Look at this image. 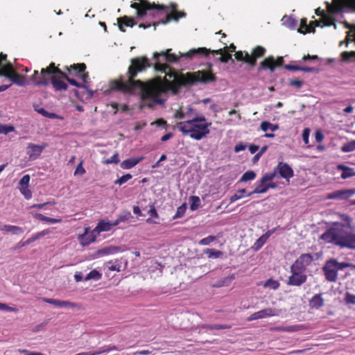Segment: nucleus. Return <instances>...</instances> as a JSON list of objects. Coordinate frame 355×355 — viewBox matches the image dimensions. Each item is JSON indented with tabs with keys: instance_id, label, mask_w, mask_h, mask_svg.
I'll return each mask as SVG.
<instances>
[{
	"instance_id": "obj_1",
	"label": "nucleus",
	"mask_w": 355,
	"mask_h": 355,
	"mask_svg": "<svg viewBox=\"0 0 355 355\" xmlns=\"http://www.w3.org/2000/svg\"><path fill=\"white\" fill-rule=\"evenodd\" d=\"M131 62L132 64L128 68V78L120 80L116 83V88L124 92L132 93L135 88L138 87L141 91L142 98L146 102L148 107L163 105L166 100L168 89L160 81L144 84L140 80H134L138 71L150 67L148 59L146 57L136 58L132 59Z\"/></svg>"
},
{
	"instance_id": "obj_2",
	"label": "nucleus",
	"mask_w": 355,
	"mask_h": 355,
	"mask_svg": "<svg viewBox=\"0 0 355 355\" xmlns=\"http://www.w3.org/2000/svg\"><path fill=\"white\" fill-rule=\"evenodd\" d=\"M171 49H167L166 51H162L160 53H155L153 58L155 60V68L157 71L166 72V69H169L168 66L166 64V62L177 63L180 62H188L195 58H200L201 56H207L209 53L214 55H221L217 60L223 63H227L229 61L234 62L230 54L223 55V49H220L218 50L211 51L205 47L192 49L186 53L179 52V55L171 53Z\"/></svg>"
},
{
	"instance_id": "obj_3",
	"label": "nucleus",
	"mask_w": 355,
	"mask_h": 355,
	"mask_svg": "<svg viewBox=\"0 0 355 355\" xmlns=\"http://www.w3.org/2000/svg\"><path fill=\"white\" fill-rule=\"evenodd\" d=\"M139 3H134L131 4V7L137 10V16L138 18L141 19L144 16H150L153 18H157L159 17H164V19H159L157 21L153 22V25L155 27L159 24H166L172 19L178 21L179 17H174L173 15H169L164 7L157 6L153 4L151 5L150 3L144 0H139ZM184 13L181 14L180 17H184Z\"/></svg>"
},
{
	"instance_id": "obj_4",
	"label": "nucleus",
	"mask_w": 355,
	"mask_h": 355,
	"mask_svg": "<svg viewBox=\"0 0 355 355\" xmlns=\"http://www.w3.org/2000/svg\"><path fill=\"white\" fill-rule=\"evenodd\" d=\"M320 239L341 248L355 249V234L346 232L342 223H335L321 235Z\"/></svg>"
},
{
	"instance_id": "obj_5",
	"label": "nucleus",
	"mask_w": 355,
	"mask_h": 355,
	"mask_svg": "<svg viewBox=\"0 0 355 355\" xmlns=\"http://www.w3.org/2000/svg\"><path fill=\"white\" fill-rule=\"evenodd\" d=\"M211 123L206 122L204 116H195L193 119L176 123L177 128L184 135H189L195 140H200L209 134Z\"/></svg>"
},
{
	"instance_id": "obj_6",
	"label": "nucleus",
	"mask_w": 355,
	"mask_h": 355,
	"mask_svg": "<svg viewBox=\"0 0 355 355\" xmlns=\"http://www.w3.org/2000/svg\"><path fill=\"white\" fill-rule=\"evenodd\" d=\"M0 77H6L20 87H24L28 83L24 76L16 73L13 65L7 60V55L3 53L0 54Z\"/></svg>"
},
{
	"instance_id": "obj_7",
	"label": "nucleus",
	"mask_w": 355,
	"mask_h": 355,
	"mask_svg": "<svg viewBox=\"0 0 355 355\" xmlns=\"http://www.w3.org/2000/svg\"><path fill=\"white\" fill-rule=\"evenodd\" d=\"M63 73L55 66V63L51 62L49 67L42 68L40 73L37 70H35L33 74L30 77V80L32 81L34 86L46 87L50 84V78L56 74L62 76Z\"/></svg>"
},
{
	"instance_id": "obj_8",
	"label": "nucleus",
	"mask_w": 355,
	"mask_h": 355,
	"mask_svg": "<svg viewBox=\"0 0 355 355\" xmlns=\"http://www.w3.org/2000/svg\"><path fill=\"white\" fill-rule=\"evenodd\" d=\"M353 265L347 262H339L335 259L327 261L322 267L325 279L329 282H336L338 279V272Z\"/></svg>"
},
{
	"instance_id": "obj_9",
	"label": "nucleus",
	"mask_w": 355,
	"mask_h": 355,
	"mask_svg": "<svg viewBox=\"0 0 355 355\" xmlns=\"http://www.w3.org/2000/svg\"><path fill=\"white\" fill-rule=\"evenodd\" d=\"M327 8L331 14L336 15L343 12H355V0H333V3H327Z\"/></svg>"
},
{
	"instance_id": "obj_10",
	"label": "nucleus",
	"mask_w": 355,
	"mask_h": 355,
	"mask_svg": "<svg viewBox=\"0 0 355 355\" xmlns=\"http://www.w3.org/2000/svg\"><path fill=\"white\" fill-rule=\"evenodd\" d=\"M343 24L345 27L350 31L347 33L346 40L340 42V45H343L344 43L347 45L349 42H355V25H352L347 21H345ZM341 57L344 62H354L355 61V51H344L341 53Z\"/></svg>"
},
{
	"instance_id": "obj_11",
	"label": "nucleus",
	"mask_w": 355,
	"mask_h": 355,
	"mask_svg": "<svg viewBox=\"0 0 355 355\" xmlns=\"http://www.w3.org/2000/svg\"><path fill=\"white\" fill-rule=\"evenodd\" d=\"M270 173H274V178L279 174L281 178L288 181L294 176L293 168L287 163L283 162H279L277 166Z\"/></svg>"
},
{
	"instance_id": "obj_12",
	"label": "nucleus",
	"mask_w": 355,
	"mask_h": 355,
	"mask_svg": "<svg viewBox=\"0 0 355 355\" xmlns=\"http://www.w3.org/2000/svg\"><path fill=\"white\" fill-rule=\"evenodd\" d=\"M313 261V257L311 254H302L291 265V269L304 272Z\"/></svg>"
},
{
	"instance_id": "obj_13",
	"label": "nucleus",
	"mask_w": 355,
	"mask_h": 355,
	"mask_svg": "<svg viewBox=\"0 0 355 355\" xmlns=\"http://www.w3.org/2000/svg\"><path fill=\"white\" fill-rule=\"evenodd\" d=\"M281 311L274 308H267L251 314L248 318V321H252L259 319H263L272 316H277L280 314Z\"/></svg>"
},
{
	"instance_id": "obj_14",
	"label": "nucleus",
	"mask_w": 355,
	"mask_h": 355,
	"mask_svg": "<svg viewBox=\"0 0 355 355\" xmlns=\"http://www.w3.org/2000/svg\"><path fill=\"white\" fill-rule=\"evenodd\" d=\"M291 275L288 277L287 284L300 286L306 282L307 276L302 271L291 269Z\"/></svg>"
},
{
	"instance_id": "obj_15",
	"label": "nucleus",
	"mask_w": 355,
	"mask_h": 355,
	"mask_svg": "<svg viewBox=\"0 0 355 355\" xmlns=\"http://www.w3.org/2000/svg\"><path fill=\"white\" fill-rule=\"evenodd\" d=\"M86 65L82 63L71 65L70 67L68 68V71L71 75L80 77L83 81L82 84L86 85L88 82L89 75L87 73H84Z\"/></svg>"
},
{
	"instance_id": "obj_16",
	"label": "nucleus",
	"mask_w": 355,
	"mask_h": 355,
	"mask_svg": "<svg viewBox=\"0 0 355 355\" xmlns=\"http://www.w3.org/2000/svg\"><path fill=\"white\" fill-rule=\"evenodd\" d=\"M274 179V173H265L261 178L257 182L256 188L251 192L248 193L247 196H250L254 193H265L267 191H261L260 190L266 188V183L271 182Z\"/></svg>"
},
{
	"instance_id": "obj_17",
	"label": "nucleus",
	"mask_w": 355,
	"mask_h": 355,
	"mask_svg": "<svg viewBox=\"0 0 355 355\" xmlns=\"http://www.w3.org/2000/svg\"><path fill=\"white\" fill-rule=\"evenodd\" d=\"M46 147V144L37 145L33 143H29L26 147V154L31 160L37 159L43 150Z\"/></svg>"
},
{
	"instance_id": "obj_18",
	"label": "nucleus",
	"mask_w": 355,
	"mask_h": 355,
	"mask_svg": "<svg viewBox=\"0 0 355 355\" xmlns=\"http://www.w3.org/2000/svg\"><path fill=\"white\" fill-rule=\"evenodd\" d=\"M355 194V189H341L330 193L327 199L347 200Z\"/></svg>"
},
{
	"instance_id": "obj_19",
	"label": "nucleus",
	"mask_w": 355,
	"mask_h": 355,
	"mask_svg": "<svg viewBox=\"0 0 355 355\" xmlns=\"http://www.w3.org/2000/svg\"><path fill=\"white\" fill-rule=\"evenodd\" d=\"M216 80V76L206 71H198L195 73V77L191 80V83L193 82H202L204 83H211Z\"/></svg>"
},
{
	"instance_id": "obj_20",
	"label": "nucleus",
	"mask_w": 355,
	"mask_h": 355,
	"mask_svg": "<svg viewBox=\"0 0 355 355\" xmlns=\"http://www.w3.org/2000/svg\"><path fill=\"white\" fill-rule=\"evenodd\" d=\"M42 301L60 308L73 309L77 306V304L69 301L59 300L52 298L43 297Z\"/></svg>"
},
{
	"instance_id": "obj_21",
	"label": "nucleus",
	"mask_w": 355,
	"mask_h": 355,
	"mask_svg": "<svg viewBox=\"0 0 355 355\" xmlns=\"http://www.w3.org/2000/svg\"><path fill=\"white\" fill-rule=\"evenodd\" d=\"M284 60L282 57L279 58L276 62L272 57H269L261 62V67L263 69H269L271 72H273L276 67L281 66Z\"/></svg>"
},
{
	"instance_id": "obj_22",
	"label": "nucleus",
	"mask_w": 355,
	"mask_h": 355,
	"mask_svg": "<svg viewBox=\"0 0 355 355\" xmlns=\"http://www.w3.org/2000/svg\"><path fill=\"white\" fill-rule=\"evenodd\" d=\"M114 226H116V225H114V222H110L104 219L101 220L97 223L96 227L93 230L94 233L98 235L102 232L110 231Z\"/></svg>"
},
{
	"instance_id": "obj_23",
	"label": "nucleus",
	"mask_w": 355,
	"mask_h": 355,
	"mask_svg": "<svg viewBox=\"0 0 355 355\" xmlns=\"http://www.w3.org/2000/svg\"><path fill=\"white\" fill-rule=\"evenodd\" d=\"M235 58L239 61H244L251 67H254L256 64V59L252 58L248 52L244 55L242 51H237L235 53Z\"/></svg>"
},
{
	"instance_id": "obj_24",
	"label": "nucleus",
	"mask_w": 355,
	"mask_h": 355,
	"mask_svg": "<svg viewBox=\"0 0 355 355\" xmlns=\"http://www.w3.org/2000/svg\"><path fill=\"white\" fill-rule=\"evenodd\" d=\"M119 24V28L120 31L125 32L124 27H132L137 22L135 21L133 18L129 17L128 16H123L122 17H119L117 19Z\"/></svg>"
},
{
	"instance_id": "obj_25",
	"label": "nucleus",
	"mask_w": 355,
	"mask_h": 355,
	"mask_svg": "<svg viewBox=\"0 0 355 355\" xmlns=\"http://www.w3.org/2000/svg\"><path fill=\"white\" fill-rule=\"evenodd\" d=\"M123 251H124V249L123 247L110 245V246H107V247H105V248L99 250L98 251V254L99 255H108V254H117V253L121 252Z\"/></svg>"
},
{
	"instance_id": "obj_26",
	"label": "nucleus",
	"mask_w": 355,
	"mask_h": 355,
	"mask_svg": "<svg viewBox=\"0 0 355 355\" xmlns=\"http://www.w3.org/2000/svg\"><path fill=\"white\" fill-rule=\"evenodd\" d=\"M50 83L55 91L67 90L68 88L67 84L56 76L50 78Z\"/></svg>"
},
{
	"instance_id": "obj_27",
	"label": "nucleus",
	"mask_w": 355,
	"mask_h": 355,
	"mask_svg": "<svg viewBox=\"0 0 355 355\" xmlns=\"http://www.w3.org/2000/svg\"><path fill=\"white\" fill-rule=\"evenodd\" d=\"M284 68L288 71H302L304 72H318V69L316 67H301L299 65H294L291 64H288L284 65Z\"/></svg>"
},
{
	"instance_id": "obj_28",
	"label": "nucleus",
	"mask_w": 355,
	"mask_h": 355,
	"mask_svg": "<svg viewBox=\"0 0 355 355\" xmlns=\"http://www.w3.org/2000/svg\"><path fill=\"white\" fill-rule=\"evenodd\" d=\"M143 159V157H132L127 159L121 162V167L123 169H130L135 166Z\"/></svg>"
},
{
	"instance_id": "obj_29",
	"label": "nucleus",
	"mask_w": 355,
	"mask_h": 355,
	"mask_svg": "<svg viewBox=\"0 0 355 355\" xmlns=\"http://www.w3.org/2000/svg\"><path fill=\"white\" fill-rule=\"evenodd\" d=\"M0 230L10 232L14 235H19L24 232L23 227L12 225H4L0 227Z\"/></svg>"
},
{
	"instance_id": "obj_30",
	"label": "nucleus",
	"mask_w": 355,
	"mask_h": 355,
	"mask_svg": "<svg viewBox=\"0 0 355 355\" xmlns=\"http://www.w3.org/2000/svg\"><path fill=\"white\" fill-rule=\"evenodd\" d=\"M62 78L65 79L71 85L76 86V87H77L78 88H84L85 89H87V91L89 94V96L90 97L93 96L94 92L92 91H91V90H88L87 89V85L80 83L78 81H76L75 79L70 78L69 77L67 76V75L65 73H62Z\"/></svg>"
},
{
	"instance_id": "obj_31",
	"label": "nucleus",
	"mask_w": 355,
	"mask_h": 355,
	"mask_svg": "<svg viewBox=\"0 0 355 355\" xmlns=\"http://www.w3.org/2000/svg\"><path fill=\"white\" fill-rule=\"evenodd\" d=\"M337 168L340 171H342L341 178L343 179H347L349 178L355 176V172L352 168H349L343 164H339L337 166Z\"/></svg>"
},
{
	"instance_id": "obj_32",
	"label": "nucleus",
	"mask_w": 355,
	"mask_h": 355,
	"mask_svg": "<svg viewBox=\"0 0 355 355\" xmlns=\"http://www.w3.org/2000/svg\"><path fill=\"white\" fill-rule=\"evenodd\" d=\"M97 234L94 233V230L91 234H84L80 236V243L83 246L88 245L96 241Z\"/></svg>"
},
{
	"instance_id": "obj_33",
	"label": "nucleus",
	"mask_w": 355,
	"mask_h": 355,
	"mask_svg": "<svg viewBox=\"0 0 355 355\" xmlns=\"http://www.w3.org/2000/svg\"><path fill=\"white\" fill-rule=\"evenodd\" d=\"M311 307L318 309L323 306L324 299L322 297V294H315L313 296L309 302Z\"/></svg>"
},
{
	"instance_id": "obj_34",
	"label": "nucleus",
	"mask_w": 355,
	"mask_h": 355,
	"mask_svg": "<svg viewBox=\"0 0 355 355\" xmlns=\"http://www.w3.org/2000/svg\"><path fill=\"white\" fill-rule=\"evenodd\" d=\"M34 110L37 112V113L40 114L42 116L49 118V119H59V116L57 115L55 113L53 112H49L46 110H45L43 107H40L38 105H33Z\"/></svg>"
},
{
	"instance_id": "obj_35",
	"label": "nucleus",
	"mask_w": 355,
	"mask_h": 355,
	"mask_svg": "<svg viewBox=\"0 0 355 355\" xmlns=\"http://www.w3.org/2000/svg\"><path fill=\"white\" fill-rule=\"evenodd\" d=\"M234 279V275H231L230 276L225 277L220 280H218L217 282H216L213 287L215 288H220L223 286H229L231 283V282Z\"/></svg>"
},
{
	"instance_id": "obj_36",
	"label": "nucleus",
	"mask_w": 355,
	"mask_h": 355,
	"mask_svg": "<svg viewBox=\"0 0 355 355\" xmlns=\"http://www.w3.org/2000/svg\"><path fill=\"white\" fill-rule=\"evenodd\" d=\"M298 32L305 34L306 33H314L315 28L313 27H311V25H307V20L306 19H301V24H300V28L298 29Z\"/></svg>"
},
{
	"instance_id": "obj_37",
	"label": "nucleus",
	"mask_w": 355,
	"mask_h": 355,
	"mask_svg": "<svg viewBox=\"0 0 355 355\" xmlns=\"http://www.w3.org/2000/svg\"><path fill=\"white\" fill-rule=\"evenodd\" d=\"M34 218L41 221L46 222L51 224H55L60 223L62 220L60 218H53L44 216L42 214H35Z\"/></svg>"
},
{
	"instance_id": "obj_38",
	"label": "nucleus",
	"mask_w": 355,
	"mask_h": 355,
	"mask_svg": "<svg viewBox=\"0 0 355 355\" xmlns=\"http://www.w3.org/2000/svg\"><path fill=\"white\" fill-rule=\"evenodd\" d=\"M105 265V267L110 271H121V263L118 259H116L114 261H107Z\"/></svg>"
},
{
	"instance_id": "obj_39",
	"label": "nucleus",
	"mask_w": 355,
	"mask_h": 355,
	"mask_svg": "<svg viewBox=\"0 0 355 355\" xmlns=\"http://www.w3.org/2000/svg\"><path fill=\"white\" fill-rule=\"evenodd\" d=\"M270 234H271V232L270 231H268V232H266V234H264L263 235L260 236L254 244V248L256 250L260 249L267 241V240L269 238V236H270Z\"/></svg>"
},
{
	"instance_id": "obj_40",
	"label": "nucleus",
	"mask_w": 355,
	"mask_h": 355,
	"mask_svg": "<svg viewBox=\"0 0 355 355\" xmlns=\"http://www.w3.org/2000/svg\"><path fill=\"white\" fill-rule=\"evenodd\" d=\"M204 253L207 255L209 259H218L223 256V252L213 248H207L204 250Z\"/></svg>"
},
{
	"instance_id": "obj_41",
	"label": "nucleus",
	"mask_w": 355,
	"mask_h": 355,
	"mask_svg": "<svg viewBox=\"0 0 355 355\" xmlns=\"http://www.w3.org/2000/svg\"><path fill=\"white\" fill-rule=\"evenodd\" d=\"M260 128L263 132H266L269 130L274 132L279 129V125L273 124L269 121H264L261 123Z\"/></svg>"
},
{
	"instance_id": "obj_42",
	"label": "nucleus",
	"mask_w": 355,
	"mask_h": 355,
	"mask_svg": "<svg viewBox=\"0 0 355 355\" xmlns=\"http://www.w3.org/2000/svg\"><path fill=\"white\" fill-rule=\"evenodd\" d=\"M283 25L285 26L294 29L297 26V21L291 17L284 16L282 19Z\"/></svg>"
},
{
	"instance_id": "obj_43",
	"label": "nucleus",
	"mask_w": 355,
	"mask_h": 355,
	"mask_svg": "<svg viewBox=\"0 0 355 355\" xmlns=\"http://www.w3.org/2000/svg\"><path fill=\"white\" fill-rule=\"evenodd\" d=\"M132 217L129 211H124L119 215L117 219L114 221V225H118L120 223L128 220Z\"/></svg>"
},
{
	"instance_id": "obj_44",
	"label": "nucleus",
	"mask_w": 355,
	"mask_h": 355,
	"mask_svg": "<svg viewBox=\"0 0 355 355\" xmlns=\"http://www.w3.org/2000/svg\"><path fill=\"white\" fill-rule=\"evenodd\" d=\"M245 189H241L237 191L233 196L230 198V203L232 204L235 201L241 199L244 196H247Z\"/></svg>"
},
{
	"instance_id": "obj_45",
	"label": "nucleus",
	"mask_w": 355,
	"mask_h": 355,
	"mask_svg": "<svg viewBox=\"0 0 355 355\" xmlns=\"http://www.w3.org/2000/svg\"><path fill=\"white\" fill-rule=\"evenodd\" d=\"M256 178V173L253 171H248L245 172L241 178H240L239 182H246L248 181L253 180Z\"/></svg>"
},
{
	"instance_id": "obj_46",
	"label": "nucleus",
	"mask_w": 355,
	"mask_h": 355,
	"mask_svg": "<svg viewBox=\"0 0 355 355\" xmlns=\"http://www.w3.org/2000/svg\"><path fill=\"white\" fill-rule=\"evenodd\" d=\"M102 275L96 270H92L90 271L86 277L84 278L85 281H88L90 279H94L95 281H98L101 279Z\"/></svg>"
},
{
	"instance_id": "obj_47",
	"label": "nucleus",
	"mask_w": 355,
	"mask_h": 355,
	"mask_svg": "<svg viewBox=\"0 0 355 355\" xmlns=\"http://www.w3.org/2000/svg\"><path fill=\"white\" fill-rule=\"evenodd\" d=\"M189 200L191 202V205H190L191 210L195 211L200 207L201 201L198 196H192L190 197Z\"/></svg>"
},
{
	"instance_id": "obj_48",
	"label": "nucleus",
	"mask_w": 355,
	"mask_h": 355,
	"mask_svg": "<svg viewBox=\"0 0 355 355\" xmlns=\"http://www.w3.org/2000/svg\"><path fill=\"white\" fill-rule=\"evenodd\" d=\"M280 286L278 281L274 280L272 278L268 279L263 284L265 288H269L272 290H277Z\"/></svg>"
},
{
	"instance_id": "obj_49",
	"label": "nucleus",
	"mask_w": 355,
	"mask_h": 355,
	"mask_svg": "<svg viewBox=\"0 0 355 355\" xmlns=\"http://www.w3.org/2000/svg\"><path fill=\"white\" fill-rule=\"evenodd\" d=\"M220 236H208L201 240L199 241L198 244L200 245H209L211 243L216 241Z\"/></svg>"
},
{
	"instance_id": "obj_50",
	"label": "nucleus",
	"mask_w": 355,
	"mask_h": 355,
	"mask_svg": "<svg viewBox=\"0 0 355 355\" xmlns=\"http://www.w3.org/2000/svg\"><path fill=\"white\" fill-rule=\"evenodd\" d=\"M341 150L344 153H349L355 150V140L345 144L341 147Z\"/></svg>"
},
{
	"instance_id": "obj_51",
	"label": "nucleus",
	"mask_w": 355,
	"mask_h": 355,
	"mask_svg": "<svg viewBox=\"0 0 355 355\" xmlns=\"http://www.w3.org/2000/svg\"><path fill=\"white\" fill-rule=\"evenodd\" d=\"M187 210V205L185 203L182 204L181 206L178 207L175 214L173 216V219H178L182 218Z\"/></svg>"
},
{
	"instance_id": "obj_52",
	"label": "nucleus",
	"mask_w": 355,
	"mask_h": 355,
	"mask_svg": "<svg viewBox=\"0 0 355 355\" xmlns=\"http://www.w3.org/2000/svg\"><path fill=\"white\" fill-rule=\"evenodd\" d=\"M202 329H205L207 330H220V329H225L230 328L227 325H223V324H206L202 327Z\"/></svg>"
},
{
	"instance_id": "obj_53",
	"label": "nucleus",
	"mask_w": 355,
	"mask_h": 355,
	"mask_svg": "<svg viewBox=\"0 0 355 355\" xmlns=\"http://www.w3.org/2000/svg\"><path fill=\"white\" fill-rule=\"evenodd\" d=\"M15 131V128L11 125H3L0 123V134L8 135V133Z\"/></svg>"
},
{
	"instance_id": "obj_54",
	"label": "nucleus",
	"mask_w": 355,
	"mask_h": 355,
	"mask_svg": "<svg viewBox=\"0 0 355 355\" xmlns=\"http://www.w3.org/2000/svg\"><path fill=\"white\" fill-rule=\"evenodd\" d=\"M184 112L187 116V120L193 119L195 116H199L197 111L192 108L191 107H187Z\"/></svg>"
},
{
	"instance_id": "obj_55",
	"label": "nucleus",
	"mask_w": 355,
	"mask_h": 355,
	"mask_svg": "<svg viewBox=\"0 0 355 355\" xmlns=\"http://www.w3.org/2000/svg\"><path fill=\"white\" fill-rule=\"evenodd\" d=\"M266 52V49L260 46H257L253 51V55H251L252 58H254L256 60L257 58H259L264 55Z\"/></svg>"
},
{
	"instance_id": "obj_56",
	"label": "nucleus",
	"mask_w": 355,
	"mask_h": 355,
	"mask_svg": "<svg viewBox=\"0 0 355 355\" xmlns=\"http://www.w3.org/2000/svg\"><path fill=\"white\" fill-rule=\"evenodd\" d=\"M21 193L24 196L26 200H29L32 198V192L28 189V187H22L19 188Z\"/></svg>"
},
{
	"instance_id": "obj_57",
	"label": "nucleus",
	"mask_w": 355,
	"mask_h": 355,
	"mask_svg": "<svg viewBox=\"0 0 355 355\" xmlns=\"http://www.w3.org/2000/svg\"><path fill=\"white\" fill-rule=\"evenodd\" d=\"M120 162V159L119 157V154L117 153H114L110 158L107 159L103 162L104 164H119Z\"/></svg>"
},
{
	"instance_id": "obj_58",
	"label": "nucleus",
	"mask_w": 355,
	"mask_h": 355,
	"mask_svg": "<svg viewBox=\"0 0 355 355\" xmlns=\"http://www.w3.org/2000/svg\"><path fill=\"white\" fill-rule=\"evenodd\" d=\"M132 178V175L131 174H125L123 176H121V178H119V179H117L114 183L116 184H119V185H121L124 183H125L126 182H128L129 180H130L131 178Z\"/></svg>"
},
{
	"instance_id": "obj_59",
	"label": "nucleus",
	"mask_w": 355,
	"mask_h": 355,
	"mask_svg": "<svg viewBox=\"0 0 355 355\" xmlns=\"http://www.w3.org/2000/svg\"><path fill=\"white\" fill-rule=\"evenodd\" d=\"M83 161H80V162L76 166V168L74 171V175H83L85 173L86 171L83 166Z\"/></svg>"
},
{
	"instance_id": "obj_60",
	"label": "nucleus",
	"mask_w": 355,
	"mask_h": 355,
	"mask_svg": "<svg viewBox=\"0 0 355 355\" xmlns=\"http://www.w3.org/2000/svg\"><path fill=\"white\" fill-rule=\"evenodd\" d=\"M0 310L15 313L18 311L15 307L9 306L8 304L1 302H0Z\"/></svg>"
},
{
	"instance_id": "obj_61",
	"label": "nucleus",
	"mask_w": 355,
	"mask_h": 355,
	"mask_svg": "<svg viewBox=\"0 0 355 355\" xmlns=\"http://www.w3.org/2000/svg\"><path fill=\"white\" fill-rule=\"evenodd\" d=\"M345 301L348 304H355V295L347 293L345 297Z\"/></svg>"
},
{
	"instance_id": "obj_62",
	"label": "nucleus",
	"mask_w": 355,
	"mask_h": 355,
	"mask_svg": "<svg viewBox=\"0 0 355 355\" xmlns=\"http://www.w3.org/2000/svg\"><path fill=\"white\" fill-rule=\"evenodd\" d=\"M49 233V231L48 230H44L43 231H41L40 232H37L33 235L31 236L34 241L40 239V238L44 236L45 235L48 234Z\"/></svg>"
},
{
	"instance_id": "obj_63",
	"label": "nucleus",
	"mask_w": 355,
	"mask_h": 355,
	"mask_svg": "<svg viewBox=\"0 0 355 355\" xmlns=\"http://www.w3.org/2000/svg\"><path fill=\"white\" fill-rule=\"evenodd\" d=\"M49 233V231L48 230H44L43 231H41L40 232H37L33 235L31 236L34 241L40 239V238L44 236L45 235L48 234Z\"/></svg>"
},
{
	"instance_id": "obj_64",
	"label": "nucleus",
	"mask_w": 355,
	"mask_h": 355,
	"mask_svg": "<svg viewBox=\"0 0 355 355\" xmlns=\"http://www.w3.org/2000/svg\"><path fill=\"white\" fill-rule=\"evenodd\" d=\"M49 233V231L48 230H44L43 231H41L40 232H37L33 235L31 236L34 241L40 239V238L44 236L45 235L48 234Z\"/></svg>"
}]
</instances>
